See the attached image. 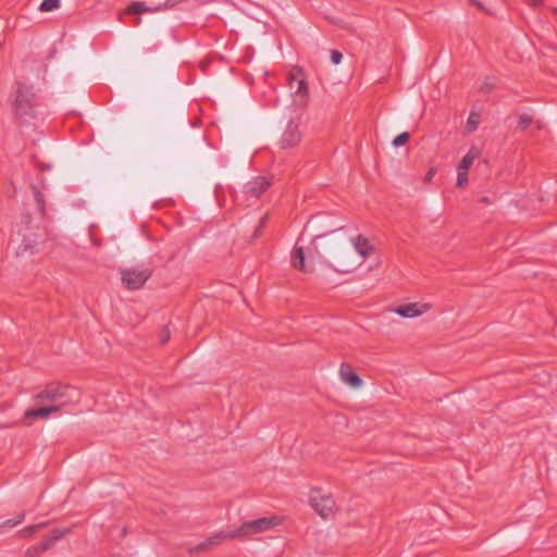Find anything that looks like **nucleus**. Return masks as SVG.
Wrapping results in <instances>:
<instances>
[{
  "mask_svg": "<svg viewBox=\"0 0 557 557\" xmlns=\"http://www.w3.org/2000/svg\"><path fill=\"white\" fill-rule=\"evenodd\" d=\"M341 380L351 389H360L363 381L356 371L347 363H343L338 371Z\"/></svg>",
  "mask_w": 557,
  "mask_h": 557,
  "instance_id": "10",
  "label": "nucleus"
},
{
  "mask_svg": "<svg viewBox=\"0 0 557 557\" xmlns=\"http://www.w3.org/2000/svg\"><path fill=\"white\" fill-rule=\"evenodd\" d=\"M308 505L324 520L331 519L336 511V503L332 493L319 486L309 490Z\"/></svg>",
  "mask_w": 557,
  "mask_h": 557,
  "instance_id": "2",
  "label": "nucleus"
},
{
  "mask_svg": "<svg viewBox=\"0 0 557 557\" xmlns=\"http://www.w3.org/2000/svg\"><path fill=\"white\" fill-rule=\"evenodd\" d=\"M299 140H300V134H299L297 125L294 124L293 122H289L281 137V140H280L281 148L282 149L293 148L299 143Z\"/></svg>",
  "mask_w": 557,
  "mask_h": 557,
  "instance_id": "12",
  "label": "nucleus"
},
{
  "mask_svg": "<svg viewBox=\"0 0 557 557\" xmlns=\"http://www.w3.org/2000/svg\"><path fill=\"white\" fill-rule=\"evenodd\" d=\"M306 257L301 247H295L292 251V265L302 272H309L310 269L306 265Z\"/></svg>",
  "mask_w": 557,
  "mask_h": 557,
  "instance_id": "14",
  "label": "nucleus"
},
{
  "mask_svg": "<svg viewBox=\"0 0 557 557\" xmlns=\"http://www.w3.org/2000/svg\"><path fill=\"white\" fill-rule=\"evenodd\" d=\"M70 386L64 384H52L35 396L37 403L58 401L67 397Z\"/></svg>",
  "mask_w": 557,
  "mask_h": 557,
  "instance_id": "8",
  "label": "nucleus"
},
{
  "mask_svg": "<svg viewBox=\"0 0 557 557\" xmlns=\"http://www.w3.org/2000/svg\"><path fill=\"white\" fill-rule=\"evenodd\" d=\"M270 185V182L265 177H257L250 182L249 193L252 197L258 198Z\"/></svg>",
  "mask_w": 557,
  "mask_h": 557,
  "instance_id": "15",
  "label": "nucleus"
},
{
  "mask_svg": "<svg viewBox=\"0 0 557 557\" xmlns=\"http://www.w3.org/2000/svg\"><path fill=\"white\" fill-rule=\"evenodd\" d=\"M169 337H170V333H169V331H165L164 334H162L161 339L163 343H165L169 339Z\"/></svg>",
  "mask_w": 557,
  "mask_h": 557,
  "instance_id": "29",
  "label": "nucleus"
},
{
  "mask_svg": "<svg viewBox=\"0 0 557 557\" xmlns=\"http://www.w3.org/2000/svg\"><path fill=\"white\" fill-rule=\"evenodd\" d=\"M432 309V304L426 301H404L391 311L405 319H416L424 315Z\"/></svg>",
  "mask_w": 557,
  "mask_h": 557,
  "instance_id": "6",
  "label": "nucleus"
},
{
  "mask_svg": "<svg viewBox=\"0 0 557 557\" xmlns=\"http://www.w3.org/2000/svg\"><path fill=\"white\" fill-rule=\"evenodd\" d=\"M481 115L476 111H471L466 122V132L471 134L479 127Z\"/></svg>",
  "mask_w": 557,
  "mask_h": 557,
  "instance_id": "16",
  "label": "nucleus"
},
{
  "mask_svg": "<svg viewBox=\"0 0 557 557\" xmlns=\"http://www.w3.org/2000/svg\"><path fill=\"white\" fill-rule=\"evenodd\" d=\"M435 174H436V169L430 168L425 175V182L430 183L433 180V177L435 176Z\"/></svg>",
  "mask_w": 557,
  "mask_h": 557,
  "instance_id": "25",
  "label": "nucleus"
},
{
  "mask_svg": "<svg viewBox=\"0 0 557 557\" xmlns=\"http://www.w3.org/2000/svg\"><path fill=\"white\" fill-rule=\"evenodd\" d=\"M343 55L339 51L333 50L331 52V61L334 64H339L342 62Z\"/></svg>",
  "mask_w": 557,
  "mask_h": 557,
  "instance_id": "24",
  "label": "nucleus"
},
{
  "mask_svg": "<svg viewBox=\"0 0 557 557\" xmlns=\"http://www.w3.org/2000/svg\"><path fill=\"white\" fill-rule=\"evenodd\" d=\"M554 11L557 13V7L554 9Z\"/></svg>",
  "mask_w": 557,
  "mask_h": 557,
  "instance_id": "30",
  "label": "nucleus"
},
{
  "mask_svg": "<svg viewBox=\"0 0 557 557\" xmlns=\"http://www.w3.org/2000/svg\"><path fill=\"white\" fill-rule=\"evenodd\" d=\"M150 11L144 2H133L127 9V13H144Z\"/></svg>",
  "mask_w": 557,
  "mask_h": 557,
  "instance_id": "19",
  "label": "nucleus"
},
{
  "mask_svg": "<svg viewBox=\"0 0 557 557\" xmlns=\"http://www.w3.org/2000/svg\"><path fill=\"white\" fill-rule=\"evenodd\" d=\"M15 113L18 116H27L33 114L32 99L27 91L18 89L14 100Z\"/></svg>",
  "mask_w": 557,
  "mask_h": 557,
  "instance_id": "11",
  "label": "nucleus"
},
{
  "mask_svg": "<svg viewBox=\"0 0 557 557\" xmlns=\"http://www.w3.org/2000/svg\"><path fill=\"white\" fill-rule=\"evenodd\" d=\"M481 148L478 146H472L469 148L468 152L462 157L460 162L456 166L457 178L456 186L458 188H465L468 183V172L471 169L474 161L480 157Z\"/></svg>",
  "mask_w": 557,
  "mask_h": 557,
  "instance_id": "5",
  "label": "nucleus"
},
{
  "mask_svg": "<svg viewBox=\"0 0 557 557\" xmlns=\"http://www.w3.org/2000/svg\"><path fill=\"white\" fill-rule=\"evenodd\" d=\"M150 277V271L144 268H125L121 271V280L127 289H139Z\"/></svg>",
  "mask_w": 557,
  "mask_h": 557,
  "instance_id": "7",
  "label": "nucleus"
},
{
  "mask_svg": "<svg viewBox=\"0 0 557 557\" xmlns=\"http://www.w3.org/2000/svg\"><path fill=\"white\" fill-rule=\"evenodd\" d=\"M58 410H59L58 406L38 408V418L37 419H48L51 413L57 412Z\"/></svg>",
  "mask_w": 557,
  "mask_h": 557,
  "instance_id": "20",
  "label": "nucleus"
},
{
  "mask_svg": "<svg viewBox=\"0 0 557 557\" xmlns=\"http://www.w3.org/2000/svg\"><path fill=\"white\" fill-rule=\"evenodd\" d=\"M530 5H541L543 0H527Z\"/></svg>",
  "mask_w": 557,
  "mask_h": 557,
  "instance_id": "28",
  "label": "nucleus"
},
{
  "mask_svg": "<svg viewBox=\"0 0 557 557\" xmlns=\"http://www.w3.org/2000/svg\"><path fill=\"white\" fill-rule=\"evenodd\" d=\"M261 227H262V223L260 222V223L258 224V226L256 227V231L253 232V235H252V237H253V238H256V237H258V236H259L260 231H261Z\"/></svg>",
  "mask_w": 557,
  "mask_h": 557,
  "instance_id": "26",
  "label": "nucleus"
},
{
  "mask_svg": "<svg viewBox=\"0 0 557 557\" xmlns=\"http://www.w3.org/2000/svg\"><path fill=\"white\" fill-rule=\"evenodd\" d=\"M532 122V116L528 113H522L519 115V125L522 129H525Z\"/></svg>",
  "mask_w": 557,
  "mask_h": 557,
  "instance_id": "23",
  "label": "nucleus"
},
{
  "mask_svg": "<svg viewBox=\"0 0 557 557\" xmlns=\"http://www.w3.org/2000/svg\"><path fill=\"white\" fill-rule=\"evenodd\" d=\"M409 133L407 132H404L401 134H399L398 136H396L393 140V145L395 147H400V146H404L405 144H407V141L409 140Z\"/></svg>",
  "mask_w": 557,
  "mask_h": 557,
  "instance_id": "22",
  "label": "nucleus"
},
{
  "mask_svg": "<svg viewBox=\"0 0 557 557\" xmlns=\"http://www.w3.org/2000/svg\"><path fill=\"white\" fill-rule=\"evenodd\" d=\"M222 541L221 534L212 535L189 548L191 553H201L218 546Z\"/></svg>",
  "mask_w": 557,
  "mask_h": 557,
  "instance_id": "13",
  "label": "nucleus"
},
{
  "mask_svg": "<svg viewBox=\"0 0 557 557\" xmlns=\"http://www.w3.org/2000/svg\"><path fill=\"white\" fill-rule=\"evenodd\" d=\"M37 418H38V408L37 409H28L25 412L21 422L25 425H30L33 422V419H37Z\"/></svg>",
  "mask_w": 557,
  "mask_h": 557,
  "instance_id": "21",
  "label": "nucleus"
},
{
  "mask_svg": "<svg viewBox=\"0 0 557 557\" xmlns=\"http://www.w3.org/2000/svg\"><path fill=\"white\" fill-rule=\"evenodd\" d=\"M285 521L283 516L270 515L246 522V536L271 531Z\"/></svg>",
  "mask_w": 557,
  "mask_h": 557,
  "instance_id": "4",
  "label": "nucleus"
},
{
  "mask_svg": "<svg viewBox=\"0 0 557 557\" xmlns=\"http://www.w3.org/2000/svg\"><path fill=\"white\" fill-rule=\"evenodd\" d=\"M315 240H321L330 265L339 273L354 272L374 250L373 245L362 235L347 238L332 234L329 237L318 236Z\"/></svg>",
  "mask_w": 557,
  "mask_h": 557,
  "instance_id": "1",
  "label": "nucleus"
},
{
  "mask_svg": "<svg viewBox=\"0 0 557 557\" xmlns=\"http://www.w3.org/2000/svg\"><path fill=\"white\" fill-rule=\"evenodd\" d=\"M60 5V0H44L39 9L41 12H51L59 9Z\"/></svg>",
  "mask_w": 557,
  "mask_h": 557,
  "instance_id": "17",
  "label": "nucleus"
},
{
  "mask_svg": "<svg viewBox=\"0 0 557 557\" xmlns=\"http://www.w3.org/2000/svg\"><path fill=\"white\" fill-rule=\"evenodd\" d=\"M69 532L67 529H59V530H55L53 533H52V536L51 539L46 543L44 544V549H48L55 541L62 539L66 533Z\"/></svg>",
  "mask_w": 557,
  "mask_h": 557,
  "instance_id": "18",
  "label": "nucleus"
},
{
  "mask_svg": "<svg viewBox=\"0 0 557 557\" xmlns=\"http://www.w3.org/2000/svg\"><path fill=\"white\" fill-rule=\"evenodd\" d=\"M289 87L297 97L296 101L299 104H304L306 101L308 87L300 70L297 69L292 72L289 78Z\"/></svg>",
  "mask_w": 557,
  "mask_h": 557,
  "instance_id": "9",
  "label": "nucleus"
},
{
  "mask_svg": "<svg viewBox=\"0 0 557 557\" xmlns=\"http://www.w3.org/2000/svg\"><path fill=\"white\" fill-rule=\"evenodd\" d=\"M15 255L22 260H27L38 251V238L33 233H18L12 240Z\"/></svg>",
  "mask_w": 557,
  "mask_h": 557,
  "instance_id": "3",
  "label": "nucleus"
},
{
  "mask_svg": "<svg viewBox=\"0 0 557 557\" xmlns=\"http://www.w3.org/2000/svg\"><path fill=\"white\" fill-rule=\"evenodd\" d=\"M40 527H41V524L30 527L27 530H25V532H27V534H30L32 532H35L36 530H38Z\"/></svg>",
  "mask_w": 557,
  "mask_h": 557,
  "instance_id": "27",
  "label": "nucleus"
}]
</instances>
